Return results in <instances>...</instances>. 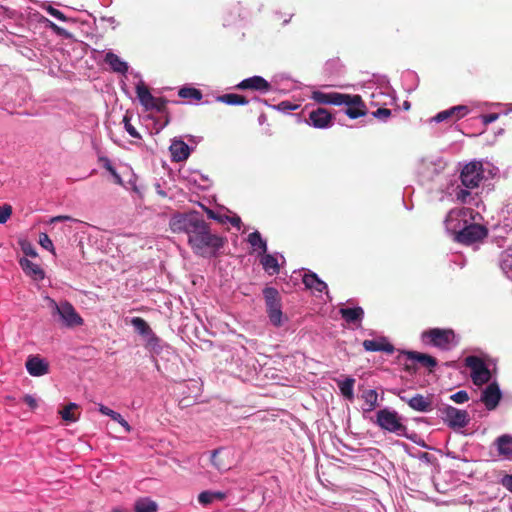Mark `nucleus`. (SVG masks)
Here are the masks:
<instances>
[{"instance_id":"obj_1","label":"nucleus","mask_w":512,"mask_h":512,"mask_svg":"<svg viewBox=\"0 0 512 512\" xmlns=\"http://www.w3.org/2000/svg\"><path fill=\"white\" fill-rule=\"evenodd\" d=\"M169 226L174 233L187 234L188 244L197 255H213L223 246L222 238L210 232L208 224L198 212L174 214Z\"/></svg>"},{"instance_id":"obj_2","label":"nucleus","mask_w":512,"mask_h":512,"mask_svg":"<svg viewBox=\"0 0 512 512\" xmlns=\"http://www.w3.org/2000/svg\"><path fill=\"white\" fill-rule=\"evenodd\" d=\"M47 307L50 309L53 317H58V321L67 328L81 326L83 318L77 313L73 305L68 301L56 302L50 297L45 298Z\"/></svg>"},{"instance_id":"obj_3","label":"nucleus","mask_w":512,"mask_h":512,"mask_svg":"<svg viewBox=\"0 0 512 512\" xmlns=\"http://www.w3.org/2000/svg\"><path fill=\"white\" fill-rule=\"evenodd\" d=\"M422 342L431 345L443 351H448L456 347L459 343L455 332L452 329L431 328L421 334Z\"/></svg>"},{"instance_id":"obj_4","label":"nucleus","mask_w":512,"mask_h":512,"mask_svg":"<svg viewBox=\"0 0 512 512\" xmlns=\"http://www.w3.org/2000/svg\"><path fill=\"white\" fill-rule=\"evenodd\" d=\"M263 295L270 323L275 327H280L284 323L285 318L278 290L273 287H266L263 290Z\"/></svg>"},{"instance_id":"obj_5","label":"nucleus","mask_w":512,"mask_h":512,"mask_svg":"<svg viewBox=\"0 0 512 512\" xmlns=\"http://www.w3.org/2000/svg\"><path fill=\"white\" fill-rule=\"evenodd\" d=\"M465 366L469 369L474 385L482 386L490 382L492 374L482 358L475 355L467 356L465 358Z\"/></svg>"},{"instance_id":"obj_6","label":"nucleus","mask_w":512,"mask_h":512,"mask_svg":"<svg viewBox=\"0 0 512 512\" xmlns=\"http://www.w3.org/2000/svg\"><path fill=\"white\" fill-rule=\"evenodd\" d=\"M376 424L383 430L403 436L407 427L402 424L398 413L394 410L384 408L376 413Z\"/></svg>"},{"instance_id":"obj_7","label":"nucleus","mask_w":512,"mask_h":512,"mask_svg":"<svg viewBox=\"0 0 512 512\" xmlns=\"http://www.w3.org/2000/svg\"><path fill=\"white\" fill-rule=\"evenodd\" d=\"M471 220H474L472 209L464 207L452 209L444 221L446 231L454 238L461 231V228Z\"/></svg>"},{"instance_id":"obj_8","label":"nucleus","mask_w":512,"mask_h":512,"mask_svg":"<svg viewBox=\"0 0 512 512\" xmlns=\"http://www.w3.org/2000/svg\"><path fill=\"white\" fill-rule=\"evenodd\" d=\"M439 414L444 423L454 430L466 427L470 422L469 413L466 410L444 404L439 408Z\"/></svg>"},{"instance_id":"obj_9","label":"nucleus","mask_w":512,"mask_h":512,"mask_svg":"<svg viewBox=\"0 0 512 512\" xmlns=\"http://www.w3.org/2000/svg\"><path fill=\"white\" fill-rule=\"evenodd\" d=\"M446 168V162L439 155H430L423 157L418 165L417 172L424 180L431 181Z\"/></svg>"},{"instance_id":"obj_10","label":"nucleus","mask_w":512,"mask_h":512,"mask_svg":"<svg viewBox=\"0 0 512 512\" xmlns=\"http://www.w3.org/2000/svg\"><path fill=\"white\" fill-rule=\"evenodd\" d=\"M484 172V163L481 161H472L466 164L461 171L462 185L467 189L478 187L485 177Z\"/></svg>"},{"instance_id":"obj_11","label":"nucleus","mask_w":512,"mask_h":512,"mask_svg":"<svg viewBox=\"0 0 512 512\" xmlns=\"http://www.w3.org/2000/svg\"><path fill=\"white\" fill-rule=\"evenodd\" d=\"M136 94L146 111L163 112L165 110L167 101L161 97H154L142 80L136 85Z\"/></svg>"},{"instance_id":"obj_12","label":"nucleus","mask_w":512,"mask_h":512,"mask_svg":"<svg viewBox=\"0 0 512 512\" xmlns=\"http://www.w3.org/2000/svg\"><path fill=\"white\" fill-rule=\"evenodd\" d=\"M486 235L487 229L471 220L461 228V231L453 239L459 243L470 245L482 240Z\"/></svg>"},{"instance_id":"obj_13","label":"nucleus","mask_w":512,"mask_h":512,"mask_svg":"<svg viewBox=\"0 0 512 512\" xmlns=\"http://www.w3.org/2000/svg\"><path fill=\"white\" fill-rule=\"evenodd\" d=\"M346 107L345 114L350 119H357L365 116L367 113L366 105L364 104L360 95H351L344 93V99L341 101V106Z\"/></svg>"},{"instance_id":"obj_14","label":"nucleus","mask_w":512,"mask_h":512,"mask_svg":"<svg viewBox=\"0 0 512 512\" xmlns=\"http://www.w3.org/2000/svg\"><path fill=\"white\" fill-rule=\"evenodd\" d=\"M487 384L488 385L481 393L480 400L485 405L486 409L491 411L498 406L502 398V392L497 382L494 381Z\"/></svg>"},{"instance_id":"obj_15","label":"nucleus","mask_w":512,"mask_h":512,"mask_svg":"<svg viewBox=\"0 0 512 512\" xmlns=\"http://www.w3.org/2000/svg\"><path fill=\"white\" fill-rule=\"evenodd\" d=\"M470 109L466 105H457L437 113L431 121L436 123L444 121H457L469 114Z\"/></svg>"},{"instance_id":"obj_16","label":"nucleus","mask_w":512,"mask_h":512,"mask_svg":"<svg viewBox=\"0 0 512 512\" xmlns=\"http://www.w3.org/2000/svg\"><path fill=\"white\" fill-rule=\"evenodd\" d=\"M308 124L317 129L329 128L333 123L331 113L325 108H317L309 113Z\"/></svg>"},{"instance_id":"obj_17","label":"nucleus","mask_w":512,"mask_h":512,"mask_svg":"<svg viewBox=\"0 0 512 512\" xmlns=\"http://www.w3.org/2000/svg\"><path fill=\"white\" fill-rule=\"evenodd\" d=\"M240 90H253L260 93H266L271 90L270 83L261 76H252L246 78L236 85Z\"/></svg>"},{"instance_id":"obj_18","label":"nucleus","mask_w":512,"mask_h":512,"mask_svg":"<svg viewBox=\"0 0 512 512\" xmlns=\"http://www.w3.org/2000/svg\"><path fill=\"white\" fill-rule=\"evenodd\" d=\"M311 99L319 104L341 106L344 93L315 90L311 94Z\"/></svg>"},{"instance_id":"obj_19","label":"nucleus","mask_w":512,"mask_h":512,"mask_svg":"<svg viewBox=\"0 0 512 512\" xmlns=\"http://www.w3.org/2000/svg\"><path fill=\"white\" fill-rule=\"evenodd\" d=\"M230 452L224 448L216 449L211 452V464L219 471L225 472L231 468V461H229Z\"/></svg>"},{"instance_id":"obj_20","label":"nucleus","mask_w":512,"mask_h":512,"mask_svg":"<svg viewBox=\"0 0 512 512\" xmlns=\"http://www.w3.org/2000/svg\"><path fill=\"white\" fill-rule=\"evenodd\" d=\"M498 455L508 461H512V435L503 434L494 441Z\"/></svg>"},{"instance_id":"obj_21","label":"nucleus","mask_w":512,"mask_h":512,"mask_svg":"<svg viewBox=\"0 0 512 512\" xmlns=\"http://www.w3.org/2000/svg\"><path fill=\"white\" fill-rule=\"evenodd\" d=\"M25 366L28 373L34 377H40L48 373V363L38 356H29Z\"/></svg>"},{"instance_id":"obj_22","label":"nucleus","mask_w":512,"mask_h":512,"mask_svg":"<svg viewBox=\"0 0 512 512\" xmlns=\"http://www.w3.org/2000/svg\"><path fill=\"white\" fill-rule=\"evenodd\" d=\"M172 160L175 162L185 161L191 153V148L180 139H173L169 147Z\"/></svg>"},{"instance_id":"obj_23","label":"nucleus","mask_w":512,"mask_h":512,"mask_svg":"<svg viewBox=\"0 0 512 512\" xmlns=\"http://www.w3.org/2000/svg\"><path fill=\"white\" fill-rule=\"evenodd\" d=\"M408 405L411 409L427 413L431 412L433 410V400L432 396H424L422 394H416L413 397H410V400L408 401Z\"/></svg>"},{"instance_id":"obj_24","label":"nucleus","mask_w":512,"mask_h":512,"mask_svg":"<svg viewBox=\"0 0 512 512\" xmlns=\"http://www.w3.org/2000/svg\"><path fill=\"white\" fill-rule=\"evenodd\" d=\"M363 347L366 351L370 352H386L388 354H392L394 352V347L390 344L386 338L381 337L378 340H364Z\"/></svg>"},{"instance_id":"obj_25","label":"nucleus","mask_w":512,"mask_h":512,"mask_svg":"<svg viewBox=\"0 0 512 512\" xmlns=\"http://www.w3.org/2000/svg\"><path fill=\"white\" fill-rule=\"evenodd\" d=\"M104 61L110 66L113 72L125 75L128 72V63L122 60L118 55L112 51H108L105 54Z\"/></svg>"},{"instance_id":"obj_26","label":"nucleus","mask_w":512,"mask_h":512,"mask_svg":"<svg viewBox=\"0 0 512 512\" xmlns=\"http://www.w3.org/2000/svg\"><path fill=\"white\" fill-rule=\"evenodd\" d=\"M303 283L307 289L315 292L327 291V284L322 281L315 273H306L303 276ZM328 295V292H326Z\"/></svg>"},{"instance_id":"obj_27","label":"nucleus","mask_w":512,"mask_h":512,"mask_svg":"<svg viewBox=\"0 0 512 512\" xmlns=\"http://www.w3.org/2000/svg\"><path fill=\"white\" fill-rule=\"evenodd\" d=\"M260 255V263L265 272H267L269 275L278 274L280 271V265L277 256L274 254H268L267 252Z\"/></svg>"},{"instance_id":"obj_28","label":"nucleus","mask_w":512,"mask_h":512,"mask_svg":"<svg viewBox=\"0 0 512 512\" xmlns=\"http://www.w3.org/2000/svg\"><path fill=\"white\" fill-rule=\"evenodd\" d=\"M342 318L349 324L361 323L364 317V310L361 307L341 308L339 310Z\"/></svg>"},{"instance_id":"obj_29","label":"nucleus","mask_w":512,"mask_h":512,"mask_svg":"<svg viewBox=\"0 0 512 512\" xmlns=\"http://www.w3.org/2000/svg\"><path fill=\"white\" fill-rule=\"evenodd\" d=\"M226 496H227V494L222 491L206 490V491H202L198 495V502L203 506H207L216 501L224 500L226 498Z\"/></svg>"},{"instance_id":"obj_30","label":"nucleus","mask_w":512,"mask_h":512,"mask_svg":"<svg viewBox=\"0 0 512 512\" xmlns=\"http://www.w3.org/2000/svg\"><path fill=\"white\" fill-rule=\"evenodd\" d=\"M20 265L23 271L31 276L34 280H42L44 278V271L40 268L39 265L33 263L32 261L23 258L20 260Z\"/></svg>"},{"instance_id":"obj_31","label":"nucleus","mask_w":512,"mask_h":512,"mask_svg":"<svg viewBox=\"0 0 512 512\" xmlns=\"http://www.w3.org/2000/svg\"><path fill=\"white\" fill-rule=\"evenodd\" d=\"M499 265L503 274L512 281V246L501 253Z\"/></svg>"},{"instance_id":"obj_32","label":"nucleus","mask_w":512,"mask_h":512,"mask_svg":"<svg viewBox=\"0 0 512 512\" xmlns=\"http://www.w3.org/2000/svg\"><path fill=\"white\" fill-rule=\"evenodd\" d=\"M408 358L420 363L422 366L427 367L430 370L435 368L437 365V360L434 357L420 352H408Z\"/></svg>"},{"instance_id":"obj_33","label":"nucleus","mask_w":512,"mask_h":512,"mask_svg":"<svg viewBox=\"0 0 512 512\" xmlns=\"http://www.w3.org/2000/svg\"><path fill=\"white\" fill-rule=\"evenodd\" d=\"M247 241L259 255L267 252V242L258 231L250 233Z\"/></svg>"},{"instance_id":"obj_34","label":"nucleus","mask_w":512,"mask_h":512,"mask_svg":"<svg viewBox=\"0 0 512 512\" xmlns=\"http://www.w3.org/2000/svg\"><path fill=\"white\" fill-rule=\"evenodd\" d=\"M99 412L103 415H106V416H109L112 420H114L115 422L119 423L124 429L126 432H130L131 431V426L129 425V423L121 416L120 413L118 412H115L114 410L104 406V405H99Z\"/></svg>"},{"instance_id":"obj_35","label":"nucleus","mask_w":512,"mask_h":512,"mask_svg":"<svg viewBox=\"0 0 512 512\" xmlns=\"http://www.w3.org/2000/svg\"><path fill=\"white\" fill-rule=\"evenodd\" d=\"M362 399L364 400L363 411L365 412H371L378 406V394L374 389L364 391Z\"/></svg>"},{"instance_id":"obj_36","label":"nucleus","mask_w":512,"mask_h":512,"mask_svg":"<svg viewBox=\"0 0 512 512\" xmlns=\"http://www.w3.org/2000/svg\"><path fill=\"white\" fill-rule=\"evenodd\" d=\"M217 101L225 103L227 105H247L249 101L242 95L228 93L217 97Z\"/></svg>"},{"instance_id":"obj_37","label":"nucleus","mask_w":512,"mask_h":512,"mask_svg":"<svg viewBox=\"0 0 512 512\" xmlns=\"http://www.w3.org/2000/svg\"><path fill=\"white\" fill-rule=\"evenodd\" d=\"M354 384L355 379L350 377L338 383L341 394L349 400L354 398Z\"/></svg>"},{"instance_id":"obj_38","label":"nucleus","mask_w":512,"mask_h":512,"mask_svg":"<svg viewBox=\"0 0 512 512\" xmlns=\"http://www.w3.org/2000/svg\"><path fill=\"white\" fill-rule=\"evenodd\" d=\"M135 512H156L157 504L150 498H141L135 502Z\"/></svg>"},{"instance_id":"obj_39","label":"nucleus","mask_w":512,"mask_h":512,"mask_svg":"<svg viewBox=\"0 0 512 512\" xmlns=\"http://www.w3.org/2000/svg\"><path fill=\"white\" fill-rule=\"evenodd\" d=\"M131 324L137 333L140 334L144 339L152 332V329L143 318L133 317L131 319Z\"/></svg>"},{"instance_id":"obj_40","label":"nucleus","mask_w":512,"mask_h":512,"mask_svg":"<svg viewBox=\"0 0 512 512\" xmlns=\"http://www.w3.org/2000/svg\"><path fill=\"white\" fill-rule=\"evenodd\" d=\"M178 95L184 99H190L194 101H200L203 97L202 92L199 89L193 87H182L178 91Z\"/></svg>"},{"instance_id":"obj_41","label":"nucleus","mask_w":512,"mask_h":512,"mask_svg":"<svg viewBox=\"0 0 512 512\" xmlns=\"http://www.w3.org/2000/svg\"><path fill=\"white\" fill-rule=\"evenodd\" d=\"M145 347L154 353H159L162 349L161 340L152 331L145 339Z\"/></svg>"},{"instance_id":"obj_42","label":"nucleus","mask_w":512,"mask_h":512,"mask_svg":"<svg viewBox=\"0 0 512 512\" xmlns=\"http://www.w3.org/2000/svg\"><path fill=\"white\" fill-rule=\"evenodd\" d=\"M127 172L129 174V179L124 183L123 187L127 190H131L134 193L138 194L139 196L142 195V188L137 185V176L134 174V172L127 168Z\"/></svg>"},{"instance_id":"obj_43","label":"nucleus","mask_w":512,"mask_h":512,"mask_svg":"<svg viewBox=\"0 0 512 512\" xmlns=\"http://www.w3.org/2000/svg\"><path fill=\"white\" fill-rule=\"evenodd\" d=\"M75 409H77V404L75 403H69L65 406L60 411L62 419L67 423L76 422L78 420V416L73 412Z\"/></svg>"},{"instance_id":"obj_44","label":"nucleus","mask_w":512,"mask_h":512,"mask_svg":"<svg viewBox=\"0 0 512 512\" xmlns=\"http://www.w3.org/2000/svg\"><path fill=\"white\" fill-rule=\"evenodd\" d=\"M207 214H208V217L211 219L217 220L221 223H224L225 221H229L234 227L240 228L241 219L238 216H234V217L221 216L212 210H207Z\"/></svg>"},{"instance_id":"obj_45","label":"nucleus","mask_w":512,"mask_h":512,"mask_svg":"<svg viewBox=\"0 0 512 512\" xmlns=\"http://www.w3.org/2000/svg\"><path fill=\"white\" fill-rule=\"evenodd\" d=\"M100 162L103 164V167L112 175L114 178L115 183L119 185H123V179L122 177L117 173L115 168L113 167L111 161L107 157H100Z\"/></svg>"},{"instance_id":"obj_46","label":"nucleus","mask_w":512,"mask_h":512,"mask_svg":"<svg viewBox=\"0 0 512 512\" xmlns=\"http://www.w3.org/2000/svg\"><path fill=\"white\" fill-rule=\"evenodd\" d=\"M41 8L43 10H45L49 15H51L52 17L56 18L57 20L61 21V22H68L69 21V18L66 17L64 15V13H62L60 10L54 8L51 4L49 3H43L41 5Z\"/></svg>"},{"instance_id":"obj_47","label":"nucleus","mask_w":512,"mask_h":512,"mask_svg":"<svg viewBox=\"0 0 512 512\" xmlns=\"http://www.w3.org/2000/svg\"><path fill=\"white\" fill-rule=\"evenodd\" d=\"M453 196L455 199L461 203H470L472 200V195L467 189H463L460 186H457L453 190Z\"/></svg>"},{"instance_id":"obj_48","label":"nucleus","mask_w":512,"mask_h":512,"mask_svg":"<svg viewBox=\"0 0 512 512\" xmlns=\"http://www.w3.org/2000/svg\"><path fill=\"white\" fill-rule=\"evenodd\" d=\"M503 214V228L512 232V203L506 205Z\"/></svg>"},{"instance_id":"obj_49","label":"nucleus","mask_w":512,"mask_h":512,"mask_svg":"<svg viewBox=\"0 0 512 512\" xmlns=\"http://www.w3.org/2000/svg\"><path fill=\"white\" fill-rule=\"evenodd\" d=\"M123 123H124L125 130L131 137L137 138V139L140 138V134L138 133L136 128L130 123V117L128 115H125L123 117Z\"/></svg>"},{"instance_id":"obj_50","label":"nucleus","mask_w":512,"mask_h":512,"mask_svg":"<svg viewBox=\"0 0 512 512\" xmlns=\"http://www.w3.org/2000/svg\"><path fill=\"white\" fill-rule=\"evenodd\" d=\"M39 244L44 249L54 253V245L52 240L49 238V236L46 233H41L39 235Z\"/></svg>"},{"instance_id":"obj_51","label":"nucleus","mask_w":512,"mask_h":512,"mask_svg":"<svg viewBox=\"0 0 512 512\" xmlns=\"http://www.w3.org/2000/svg\"><path fill=\"white\" fill-rule=\"evenodd\" d=\"M450 399L457 404H463L469 400V395L465 390H459L452 394Z\"/></svg>"},{"instance_id":"obj_52","label":"nucleus","mask_w":512,"mask_h":512,"mask_svg":"<svg viewBox=\"0 0 512 512\" xmlns=\"http://www.w3.org/2000/svg\"><path fill=\"white\" fill-rule=\"evenodd\" d=\"M12 214V207L8 204L0 206V224H4Z\"/></svg>"},{"instance_id":"obj_53","label":"nucleus","mask_w":512,"mask_h":512,"mask_svg":"<svg viewBox=\"0 0 512 512\" xmlns=\"http://www.w3.org/2000/svg\"><path fill=\"white\" fill-rule=\"evenodd\" d=\"M21 248H22V251H23V253L25 255L30 256V257H36L37 256V252H36L35 248L32 246L31 243L23 242L21 244Z\"/></svg>"},{"instance_id":"obj_54","label":"nucleus","mask_w":512,"mask_h":512,"mask_svg":"<svg viewBox=\"0 0 512 512\" xmlns=\"http://www.w3.org/2000/svg\"><path fill=\"white\" fill-rule=\"evenodd\" d=\"M391 115V111L387 108H378L376 111L373 112V116L375 118L386 120Z\"/></svg>"},{"instance_id":"obj_55","label":"nucleus","mask_w":512,"mask_h":512,"mask_svg":"<svg viewBox=\"0 0 512 512\" xmlns=\"http://www.w3.org/2000/svg\"><path fill=\"white\" fill-rule=\"evenodd\" d=\"M500 484L507 489L510 493H512V475L506 474L504 475L501 480Z\"/></svg>"},{"instance_id":"obj_56","label":"nucleus","mask_w":512,"mask_h":512,"mask_svg":"<svg viewBox=\"0 0 512 512\" xmlns=\"http://www.w3.org/2000/svg\"><path fill=\"white\" fill-rule=\"evenodd\" d=\"M498 118H499V114L498 113H491V114H486V115H482L481 116V120H482L484 125H488L490 123H493L496 120H498Z\"/></svg>"},{"instance_id":"obj_57","label":"nucleus","mask_w":512,"mask_h":512,"mask_svg":"<svg viewBox=\"0 0 512 512\" xmlns=\"http://www.w3.org/2000/svg\"><path fill=\"white\" fill-rule=\"evenodd\" d=\"M44 23L47 27L51 28L53 31H55L57 34L61 35L65 30L59 26H57L55 23L50 21L49 19H45Z\"/></svg>"},{"instance_id":"obj_58","label":"nucleus","mask_w":512,"mask_h":512,"mask_svg":"<svg viewBox=\"0 0 512 512\" xmlns=\"http://www.w3.org/2000/svg\"><path fill=\"white\" fill-rule=\"evenodd\" d=\"M65 221H75L72 217L68 215H58L54 216L50 219V223H56V222H65Z\"/></svg>"},{"instance_id":"obj_59","label":"nucleus","mask_w":512,"mask_h":512,"mask_svg":"<svg viewBox=\"0 0 512 512\" xmlns=\"http://www.w3.org/2000/svg\"><path fill=\"white\" fill-rule=\"evenodd\" d=\"M101 20L107 22L110 25H112L113 29H115L118 26V24H119L117 22V20L114 17H112V16L102 17Z\"/></svg>"},{"instance_id":"obj_60","label":"nucleus","mask_w":512,"mask_h":512,"mask_svg":"<svg viewBox=\"0 0 512 512\" xmlns=\"http://www.w3.org/2000/svg\"><path fill=\"white\" fill-rule=\"evenodd\" d=\"M24 402L31 408H35L37 405L36 400L31 395H26L24 397Z\"/></svg>"},{"instance_id":"obj_61","label":"nucleus","mask_w":512,"mask_h":512,"mask_svg":"<svg viewBox=\"0 0 512 512\" xmlns=\"http://www.w3.org/2000/svg\"><path fill=\"white\" fill-rule=\"evenodd\" d=\"M280 107L284 110H296L299 105H292L289 102L284 101L280 103Z\"/></svg>"},{"instance_id":"obj_62","label":"nucleus","mask_w":512,"mask_h":512,"mask_svg":"<svg viewBox=\"0 0 512 512\" xmlns=\"http://www.w3.org/2000/svg\"><path fill=\"white\" fill-rule=\"evenodd\" d=\"M398 396H399V398H400L403 402H405V403H407V404H408V401L410 400V397L405 396L402 392H400V393L398 394Z\"/></svg>"},{"instance_id":"obj_63","label":"nucleus","mask_w":512,"mask_h":512,"mask_svg":"<svg viewBox=\"0 0 512 512\" xmlns=\"http://www.w3.org/2000/svg\"><path fill=\"white\" fill-rule=\"evenodd\" d=\"M378 95H381V92H379L378 94L372 93V95H371V97L373 98V103L374 104H378L379 103L378 101L375 100Z\"/></svg>"},{"instance_id":"obj_64","label":"nucleus","mask_w":512,"mask_h":512,"mask_svg":"<svg viewBox=\"0 0 512 512\" xmlns=\"http://www.w3.org/2000/svg\"><path fill=\"white\" fill-rule=\"evenodd\" d=\"M506 106L508 107V110L506 113L512 112V104H507Z\"/></svg>"}]
</instances>
